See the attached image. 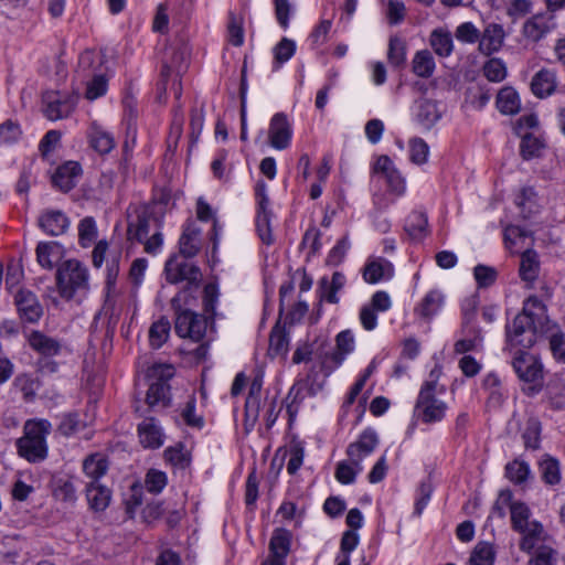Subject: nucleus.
Returning a JSON list of instances; mask_svg holds the SVG:
<instances>
[{
  "instance_id": "1",
  "label": "nucleus",
  "mask_w": 565,
  "mask_h": 565,
  "mask_svg": "<svg viewBox=\"0 0 565 565\" xmlns=\"http://www.w3.org/2000/svg\"><path fill=\"white\" fill-rule=\"evenodd\" d=\"M52 425L47 419H28L23 426V436L17 440L20 457L29 462H41L47 457L46 437Z\"/></svg>"
},
{
  "instance_id": "2",
  "label": "nucleus",
  "mask_w": 565,
  "mask_h": 565,
  "mask_svg": "<svg viewBox=\"0 0 565 565\" xmlns=\"http://www.w3.org/2000/svg\"><path fill=\"white\" fill-rule=\"evenodd\" d=\"M439 374L440 370L438 367L431 370L430 380L422 385L415 404V415L425 424L441 422L448 408L447 404L436 396Z\"/></svg>"
},
{
  "instance_id": "3",
  "label": "nucleus",
  "mask_w": 565,
  "mask_h": 565,
  "mask_svg": "<svg viewBox=\"0 0 565 565\" xmlns=\"http://www.w3.org/2000/svg\"><path fill=\"white\" fill-rule=\"evenodd\" d=\"M511 526L515 532L522 534L520 550L532 553L537 542L544 536L543 525L536 521H530L532 515L529 505L522 501H514L510 508Z\"/></svg>"
},
{
  "instance_id": "4",
  "label": "nucleus",
  "mask_w": 565,
  "mask_h": 565,
  "mask_svg": "<svg viewBox=\"0 0 565 565\" xmlns=\"http://www.w3.org/2000/svg\"><path fill=\"white\" fill-rule=\"evenodd\" d=\"M512 366L518 377L527 384L522 388L526 396L534 397L543 390V364L537 356L525 349H518L512 358Z\"/></svg>"
},
{
  "instance_id": "5",
  "label": "nucleus",
  "mask_w": 565,
  "mask_h": 565,
  "mask_svg": "<svg viewBox=\"0 0 565 565\" xmlns=\"http://www.w3.org/2000/svg\"><path fill=\"white\" fill-rule=\"evenodd\" d=\"M56 284L61 297L66 300L85 296L89 289L88 270L75 259L66 260L57 268Z\"/></svg>"
},
{
  "instance_id": "6",
  "label": "nucleus",
  "mask_w": 565,
  "mask_h": 565,
  "mask_svg": "<svg viewBox=\"0 0 565 565\" xmlns=\"http://www.w3.org/2000/svg\"><path fill=\"white\" fill-rule=\"evenodd\" d=\"M189 57V45L182 39L174 40L166 47L162 58L161 79L158 83L159 99L167 92V82L171 74L175 73L177 76H180L186 71Z\"/></svg>"
},
{
  "instance_id": "7",
  "label": "nucleus",
  "mask_w": 565,
  "mask_h": 565,
  "mask_svg": "<svg viewBox=\"0 0 565 565\" xmlns=\"http://www.w3.org/2000/svg\"><path fill=\"white\" fill-rule=\"evenodd\" d=\"M171 306L175 312V333L180 338H189L195 342L201 341L204 338L207 328L206 318L191 309L182 308L179 295L171 300Z\"/></svg>"
},
{
  "instance_id": "8",
  "label": "nucleus",
  "mask_w": 565,
  "mask_h": 565,
  "mask_svg": "<svg viewBox=\"0 0 565 565\" xmlns=\"http://www.w3.org/2000/svg\"><path fill=\"white\" fill-rule=\"evenodd\" d=\"M507 341L511 348L529 349L536 342L533 313L526 307L507 326Z\"/></svg>"
},
{
  "instance_id": "9",
  "label": "nucleus",
  "mask_w": 565,
  "mask_h": 565,
  "mask_svg": "<svg viewBox=\"0 0 565 565\" xmlns=\"http://www.w3.org/2000/svg\"><path fill=\"white\" fill-rule=\"evenodd\" d=\"M335 349L326 351L324 347H328L326 342H322L317 349L316 354L321 360V367L324 370L326 375H329L332 371L339 367L347 355L354 350V337L351 330L341 331L335 338Z\"/></svg>"
},
{
  "instance_id": "10",
  "label": "nucleus",
  "mask_w": 565,
  "mask_h": 565,
  "mask_svg": "<svg viewBox=\"0 0 565 565\" xmlns=\"http://www.w3.org/2000/svg\"><path fill=\"white\" fill-rule=\"evenodd\" d=\"M29 345L33 351L41 355L39 360V367L43 373H55L58 369V364L55 361L50 360L55 355H58L63 349L62 343L50 337L42 331H32L28 338Z\"/></svg>"
},
{
  "instance_id": "11",
  "label": "nucleus",
  "mask_w": 565,
  "mask_h": 565,
  "mask_svg": "<svg viewBox=\"0 0 565 565\" xmlns=\"http://www.w3.org/2000/svg\"><path fill=\"white\" fill-rule=\"evenodd\" d=\"M164 275L169 284L185 281L189 286L198 287L202 273L192 262L179 255H171L164 265Z\"/></svg>"
},
{
  "instance_id": "12",
  "label": "nucleus",
  "mask_w": 565,
  "mask_h": 565,
  "mask_svg": "<svg viewBox=\"0 0 565 565\" xmlns=\"http://www.w3.org/2000/svg\"><path fill=\"white\" fill-rule=\"evenodd\" d=\"M379 443V436L373 428L364 429L358 440L351 443L347 448L349 461L356 467L358 470H363V460L375 450Z\"/></svg>"
},
{
  "instance_id": "13",
  "label": "nucleus",
  "mask_w": 565,
  "mask_h": 565,
  "mask_svg": "<svg viewBox=\"0 0 565 565\" xmlns=\"http://www.w3.org/2000/svg\"><path fill=\"white\" fill-rule=\"evenodd\" d=\"M161 370L160 375L171 376V367L170 366H159L158 369H153V374H158V370ZM146 402L150 408H164L170 405V385L167 380L158 379L149 385Z\"/></svg>"
},
{
  "instance_id": "14",
  "label": "nucleus",
  "mask_w": 565,
  "mask_h": 565,
  "mask_svg": "<svg viewBox=\"0 0 565 565\" xmlns=\"http://www.w3.org/2000/svg\"><path fill=\"white\" fill-rule=\"evenodd\" d=\"M556 28L552 13H537L529 18L522 28L523 36L531 42H539Z\"/></svg>"
},
{
  "instance_id": "15",
  "label": "nucleus",
  "mask_w": 565,
  "mask_h": 565,
  "mask_svg": "<svg viewBox=\"0 0 565 565\" xmlns=\"http://www.w3.org/2000/svg\"><path fill=\"white\" fill-rule=\"evenodd\" d=\"M292 136L291 126L284 113L273 116L268 129V139L273 148L284 150L289 147Z\"/></svg>"
},
{
  "instance_id": "16",
  "label": "nucleus",
  "mask_w": 565,
  "mask_h": 565,
  "mask_svg": "<svg viewBox=\"0 0 565 565\" xmlns=\"http://www.w3.org/2000/svg\"><path fill=\"white\" fill-rule=\"evenodd\" d=\"M14 300L22 320L29 323H35L41 319L43 307L32 291L21 289L15 295Z\"/></svg>"
},
{
  "instance_id": "17",
  "label": "nucleus",
  "mask_w": 565,
  "mask_h": 565,
  "mask_svg": "<svg viewBox=\"0 0 565 565\" xmlns=\"http://www.w3.org/2000/svg\"><path fill=\"white\" fill-rule=\"evenodd\" d=\"M374 172L381 173L385 178L387 186L392 193L402 195L405 192V180L395 168L390 157H379L374 166Z\"/></svg>"
},
{
  "instance_id": "18",
  "label": "nucleus",
  "mask_w": 565,
  "mask_h": 565,
  "mask_svg": "<svg viewBox=\"0 0 565 565\" xmlns=\"http://www.w3.org/2000/svg\"><path fill=\"white\" fill-rule=\"evenodd\" d=\"M81 174V164L76 161H67L55 170L52 183L56 189L66 193L75 188Z\"/></svg>"
},
{
  "instance_id": "19",
  "label": "nucleus",
  "mask_w": 565,
  "mask_h": 565,
  "mask_svg": "<svg viewBox=\"0 0 565 565\" xmlns=\"http://www.w3.org/2000/svg\"><path fill=\"white\" fill-rule=\"evenodd\" d=\"M44 114L50 120H57L67 117L74 109L73 98L64 97L58 93L52 92L43 96Z\"/></svg>"
},
{
  "instance_id": "20",
  "label": "nucleus",
  "mask_w": 565,
  "mask_h": 565,
  "mask_svg": "<svg viewBox=\"0 0 565 565\" xmlns=\"http://www.w3.org/2000/svg\"><path fill=\"white\" fill-rule=\"evenodd\" d=\"M505 32L503 26L498 23H489L482 33H480L479 51L481 54L489 56L498 52L504 42Z\"/></svg>"
},
{
  "instance_id": "21",
  "label": "nucleus",
  "mask_w": 565,
  "mask_h": 565,
  "mask_svg": "<svg viewBox=\"0 0 565 565\" xmlns=\"http://www.w3.org/2000/svg\"><path fill=\"white\" fill-rule=\"evenodd\" d=\"M262 191H264V186ZM257 196L259 198V207L256 216V231L264 244L271 245L274 243V235L270 226L271 211L268 209L269 200L264 192L257 193Z\"/></svg>"
},
{
  "instance_id": "22",
  "label": "nucleus",
  "mask_w": 565,
  "mask_h": 565,
  "mask_svg": "<svg viewBox=\"0 0 565 565\" xmlns=\"http://www.w3.org/2000/svg\"><path fill=\"white\" fill-rule=\"evenodd\" d=\"M151 222L159 223L145 207L136 211V217L128 222L127 236L129 241L143 242L149 235Z\"/></svg>"
},
{
  "instance_id": "23",
  "label": "nucleus",
  "mask_w": 565,
  "mask_h": 565,
  "mask_svg": "<svg viewBox=\"0 0 565 565\" xmlns=\"http://www.w3.org/2000/svg\"><path fill=\"white\" fill-rule=\"evenodd\" d=\"M201 230L193 223L188 222L179 239V256L184 258L194 257L201 249Z\"/></svg>"
},
{
  "instance_id": "24",
  "label": "nucleus",
  "mask_w": 565,
  "mask_h": 565,
  "mask_svg": "<svg viewBox=\"0 0 565 565\" xmlns=\"http://www.w3.org/2000/svg\"><path fill=\"white\" fill-rule=\"evenodd\" d=\"M67 216L60 210H47L39 217V226L52 236H58L68 228Z\"/></svg>"
},
{
  "instance_id": "25",
  "label": "nucleus",
  "mask_w": 565,
  "mask_h": 565,
  "mask_svg": "<svg viewBox=\"0 0 565 565\" xmlns=\"http://www.w3.org/2000/svg\"><path fill=\"white\" fill-rule=\"evenodd\" d=\"M362 275L367 284H377L382 279H391L394 275V267L387 259L379 257L365 264Z\"/></svg>"
},
{
  "instance_id": "26",
  "label": "nucleus",
  "mask_w": 565,
  "mask_h": 565,
  "mask_svg": "<svg viewBox=\"0 0 565 565\" xmlns=\"http://www.w3.org/2000/svg\"><path fill=\"white\" fill-rule=\"evenodd\" d=\"M140 443L146 448H159L163 445L164 435L152 417L143 419L138 425Z\"/></svg>"
},
{
  "instance_id": "27",
  "label": "nucleus",
  "mask_w": 565,
  "mask_h": 565,
  "mask_svg": "<svg viewBox=\"0 0 565 565\" xmlns=\"http://www.w3.org/2000/svg\"><path fill=\"white\" fill-rule=\"evenodd\" d=\"M415 118L424 128H431L441 118L438 103L427 98L419 99L416 105Z\"/></svg>"
},
{
  "instance_id": "28",
  "label": "nucleus",
  "mask_w": 565,
  "mask_h": 565,
  "mask_svg": "<svg viewBox=\"0 0 565 565\" xmlns=\"http://www.w3.org/2000/svg\"><path fill=\"white\" fill-rule=\"evenodd\" d=\"M87 136L90 147L100 154L109 153L116 146L114 136L97 124L89 127Z\"/></svg>"
},
{
  "instance_id": "29",
  "label": "nucleus",
  "mask_w": 565,
  "mask_h": 565,
  "mask_svg": "<svg viewBox=\"0 0 565 565\" xmlns=\"http://www.w3.org/2000/svg\"><path fill=\"white\" fill-rule=\"evenodd\" d=\"M532 93L540 98L552 95L556 89V73L554 71L542 68L532 78Z\"/></svg>"
},
{
  "instance_id": "30",
  "label": "nucleus",
  "mask_w": 565,
  "mask_h": 565,
  "mask_svg": "<svg viewBox=\"0 0 565 565\" xmlns=\"http://www.w3.org/2000/svg\"><path fill=\"white\" fill-rule=\"evenodd\" d=\"M86 498L90 509L102 512L110 503L111 491L99 482H89L86 487Z\"/></svg>"
},
{
  "instance_id": "31",
  "label": "nucleus",
  "mask_w": 565,
  "mask_h": 565,
  "mask_svg": "<svg viewBox=\"0 0 565 565\" xmlns=\"http://www.w3.org/2000/svg\"><path fill=\"white\" fill-rule=\"evenodd\" d=\"M345 276L340 271H334L332 277H322L319 282L320 299L330 303H337L339 298L337 292L343 288Z\"/></svg>"
},
{
  "instance_id": "32",
  "label": "nucleus",
  "mask_w": 565,
  "mask_h": 565,
  "mask_svg": "<svg viewBox=\"0 0 565 565\" xmlns=\"http://www.w3.org/2000/svg\"><path fill=\"white\" fill-rule=\"evenodd\" d=\"M444 305V295L438 290H430L422 302L414 309L415 315L429 321L436 316Z\"/></svg>"
},
{
  "instance_id": "33",
  "label": "nucleus",
  "mask_w": 565,
  "mask_h": 565,
  "mask_svg": "<svg viewBox=\"0 0 565 565\" xmlns=\"http://www.w3.org/2000/svg\"><path fill=\"white\" fill-rule=\"evenodd\" d=\"M520 277L526 284L532 285L540 274V260L539 255L533 249H526L521 254Z\"/></svg>"
},
{
  "instance_id": "34",
  "label": "nucleus",
  "mask_w": 565,
  "mask_h": 565,
  "mask_svg": "<svg viewBox=\"0 0 565 565\" xmlns=\"http://www.w3.org/2000/svg\"><path fill=\"white\" fill-rule=\"evenodd\" d=\"M292 534L289 530L277 527L273 531L268 550L274 556L287 558L291 548Z\"/></svg>"
},
{
  "instance_id": "35",
  "label": "nucleus",
  "mask_w": 565,
  "mask_h": 565,
  "mask_svg": "<svg viewBox=\"0 0 565 565\" xmlns=\"http://www.w3.org/2000/svg\"><path fill=\"white\" fill-rule=\"evenodd\" d=\"M108 470V460L100 452H95L87 456L83 461V471L90 482H98V480L106 475Z\"/></svg>"
},
{
  "instance_id": "36",
  "label": "nucleus",
  "mask_w": 565,
  "mask_h": 565,
  "mask_svg": "<svg viewBox=\"0 0 565 565\" xmlns=\"http://www.w3.org/2000/svg\"><path fill=\"white\" fill-rule=\"evenodd\" d=\"M497 107L503 115H515L521 108L518 92L512 87H503L497 95Z\"/></svg>"
},
{
  "instance_id": "37",
  "label": "nucleus",
  "mask_w": 565,
  "mask_h": 565,
  "mask_svg": "<svg viewBox=\"0 0 565 565\" xmlns=\"http://www.w3.org/2000/svg\"><path fill=\"white\" fill-rule=\"evenodd\" d=\"M435 60L430 51H417L412 60L413 73L422 78H429L435 72Z\"/></svg>"
},
{
  "instance_id": "38",
  "label": "nucleus",
  "mask_w": 565,
  "mask_h": 565,
  "mask_svg": "<svg viewBox=\"0 0 565 565\" xmlns=\"http://www.w3.org/2000/svg\"><path fill=\"white\" fill-rule=\"evenodd\" d=\"M429 44L440 57L449 56L454 51L451 33L444 29H436L430 33Z\"/></svg>"
},
{
  "instance_id": "39",
  "label": "nucleus",
  "mask_w": 565,
  "mask_h": 565,
  "mask_svg": "<svg viewBox=\"0 0 565 565\" xmlns=\"http://www.w3.org/2000/svg\"><path fill=\"white\" fill-rule=\"evenodd\" d=\"M428 218L424 212H412L405 223V231L413 239H422L427 234Z\"/></svg>"
},
{
  "instance_id": "40",
  "label": "nucleus",
  "mask_w": 565,
  "mask_h": 565,
  "mask_svg": "<svg viewBox=\"0 0 565 565\" xmlns=\"http://www.w3.org/2000/svg\"><path fill=\"white\" fill-rule=\"evenodd\" d=\"M289 347V338L284 327L277 323L270 332L269 349L270 356L286 355Z\"/></svg>"
},
{
  "instance_id": "41",
  "label": "nucleus",
  "mask_w": 565,
  "mask_h": 565,
  "mask_svg": "<svg viewBox=\"0 0 565 565\" xmlns=\"http://www.w3.org/2000/svg\"><path fill=\"white\" fill-rule=\"evenodd\" d=\"M170 329V321L166 317H161L158 321L153 322L149 329V342L151 348H161L169 338Z\"/></svg>"
},
{
  "instance_id": "42",
  "label": "nucleus",
  "mask_w": 565,
  "mask_h": 565,
  "mask_svg": "<svg viewBox=\"0 0 565 565\" xmlns=\"http://www.w3.org/2000/svg\"><path fill=\"white\" fill-rule=\"evenodd\" d=\"M495 552L491 544L487 542L478 543L471 552L470 565H493Z\"/></svg>"
},
{
  "instance_id": "43",
  "label": "nucleus",
  "mask_w": 565,
  "mask_h": 565,
  "mask_svg": "<svg viewBox=\"0 0 565 565\" xmlns=\"http://www.w3.org/2000/svg\"><path fill=\"white\" fill-rule=\"evenodd\" d=\"M530 473V467L523 460L515 459L505 466V477L514 484H523Z\"/></svg>"
},
{
  "instance_id": "44",
  "label": "nucleus",
  "mask_w": 565,
  "mask_h": 565,
  "mask_svg": "<svg viewBox=\"0 0 565 565\" xmlns=\"http://www.w3.org/2000/svg\"><path fill=\"white\" fill-rule=\"evenodd\" d=\"M387 58L391 65L399 67L406 61V43L398 36H391L388 41Z\"/></svg>"
},
{
  "instance_id": "45",
  "label": "nucleus",
  "mask_w": 565,
  "mask_h": 565,
  "mask_svg": "<svg viewBox=\"0 0 565 565\" xmlns=\"http://www.w3.org/2000/svg\"><path fill=\"white\" fill-rule=\"evenodd\" d=\"M522 140L520 145V151L522 157L525 160L537 157L540 154L541 149L543 148V142L540 138L535 137L530 132H524L520 135Z\"/></svg>"
},
{
  "instance_id": "46",
  "label": "nucleus",
  "mask_w": 565,
  "mask_h": 565,
  "mask_svg": "<svg viewBox=\"0 0 565 565\" xmlns=\"http://www.w3.org/2000/svg\"><path fill=\"white\" fill-rule=\"evenodd\" d=\"M168 478L166 472L158 469H149L145 478V487L149 493L158 494L167 486Z\"/></svg>"
},
{
  "instance_id": "47",
  "label": "nucleus",
  "mask_w": 565,
  "mask_h": 565,
  "mask_svg": "<svg viewBox=\"0 0 565 565\" xmlns=\"http://www.w3.org/2000/svg\"><path fill=\"white\" fill-rule=\"evenodd\" d=\"M541 424L536 419H530L522 434L524 446L527 449L536 450L540 447Z\"/></svg>"
},
{
  "instance_id": "48",
  "label": "nucleus",
  "mask_w": 565,
  "mask_h": 565,
  "mask_svg": "<svg viewBox=\"0 0 565 565\" xmlns=\"http://www.w3.org/2000/svg\"><path fill=\"white\" fill-rule=\"evenodd\" d=\"M296 51V43L287 38H282L274 47V58L277 68L291 58Z\"/></svg>"
},
{
  "instance_id": "49",
  "label": "nucleus",
  "mask_w": 565,
  "mask_h": 565,
  "mask_svg": "<svg viewBox=\"0 0 565 565\" xmlns=\"http://www.w3.org/2000/svg\"><path fill=\"white\" fill-rule=\"evenodd\" d=\"M228 42L234 46H241L244 43V30H243V21L242 18L235 15L233 12H230L228 15Z\"/></svg>"
},
{
  "instance_id": "50",
  "label": "nucleus",
  "mask_w": 565,
  "mask_h": 565,
  "mask_svg": "<svg viewBox=\"0 0 565 565\" xmlns=\"http://www.w3.org/2000/svg\"><path fill=\"white\" fill-rule=\"evenodd\" d=\"M196 401L194 396H190L185 406L181 411V417L185 422V424L193 428H202L204 425V419L201 415H196Z\"/></svg>"
},
{
  "instance_id": "51",
  "label": "nucleus",
  "mask_w": 565,
  "mask_h": 565,
  "mask_svg": "<svg viewBox=\"0 0 565 565\" xmlns=\"http://www.w3.org/2000/svg\"><path fill=\"white\" fill-rule=\"evenodd\" d=\"M54 497L63 502L74 503L76 501V488L68 479H60L54 489Z\"/></svg>"
},
{
  "instance_id": "52",
  "label": "nucleus",
  "mask_w": 565,
  "mask_h": 565,
  "mask_svg": "<svg viewBox=\"0 0 565 565\" xmlns=\"http://www.w3.org/2000/svg\"><path fill=\"white\" fill-rule=\"evenodd\" d=\"M483 73L490 82H501L507 76V68L500 58H491L484 64Z\"/></svg>"
},
{
  "instance_id": "53",
  "label": "nucleus",
  "mask_w": 565,
  "mask_h": 565,
  "mask_svg": "<svg viewBox=\"0 0 565 565\" xmlns=\"http://www.w3.org/2000/svg\"><path fill=\"white\" fill-rule=\"evenodd\" d=\"M455 36L462 43H476L480 40V31L471 22H463L456 29Z\"/></svg>"
},
{
  "instance_id": "54",
  "label": "nucleus",
  "mask_w": 565,
  "mask_h": 565,
  "mask_svg": "<svg viewBox=\"0 0 565 565\" xmlns=\"http://www.w3.org/2000/svg\"><path fill=\"white\" fill-rule=\"evenodd\" d=\"M556 555V551L552 547L541 545L535 550L533 556L529 561V565H555Z\"/></svg>"
},
{
  "instance_id": "55",
  "label": "nucleus",
  "mask_w": 565,
  "mask_h": 565,
  "mask_svg": "<svg viewBox=\"0 0 565 565\" xmlns=\"http://www.w3.org/2000/svg\"><path fill=\"white\" fill-rule=\"evenodd\" d=\"M83 427L78 414L70 413L63 416L57 429L63 436L68 437L82 430Z\"/></svg>"
},
{
  "instance_id": "56",
  "label": "nucleus",
  "mask_w": 565,
  "mask_h": 565,
  "mask_svg": "<svg viewBox=\"0 0 565 565\" xmlns=\"http://www.w3.org/2000/svg\"><path fill=\"white\" fill-rule=\"evenodd\" d=\"M429 148L420 138H413L409 141V153L412 162L423 164L427 161Z\"/></svg>"
},
{
  "instance_id": "57",
  "label": "nucleus",
  "mask_w": 565,
  "mask_h": 565,
  "mask_svg": "<svg viewBox=\"0 0 565 565\" xmlns=\"http://www.w3.org/2000/svg\"><path fill=\"white\" fill-rule=\"evenodd\" d=\"M469 334H472V337L460 339L455 343L454 349L457 354H463L466 352L473 351L481 344L482 338L479 330L473 328L469 330Z\"/></svg>"
},
{
  "instance_id": "58",
  "label": "nucleus",
  "mask_w": 565,
  "mask_h": 565,
  "mask_svg": "<svg viewBox=\"0 0 565 565\" xmlns=\"http://www.w3.org/2000/svg\"><path fill=\"white\" fill-rule=\"evenodd\" d=\"M20 136L21 129L17 122L9 119L0 125V145L13 143Z\"/></svg>"
},
{
  "instance_id": "59",
  "label": "nucleus",
  "mask_w": 565,
  "mask_h": 565,
  "mask_svg": "<svg viewBox=\"0 0 565 565\" xmlns=\"http://www.w3.org/2000/svg\"><path fill=\"white\" fill-rule=\"evenodd\" d=\"M543 480L548 484H556L561 480L559 463L555 459H547L541 463Z\"/></svg>"
},
{
  "instance_id": "60",
  "label": "nucleus",
  "mask_w": 565,
  "mask_h": 565,
  "mask_svg": "<svg viewBox=\"0 0 565 565\" xmlns=\"http://www.w3.org/2000/svg\"><path fill=\"white\" fill-rule=\"evenodd\" d=\"M362 470H358L350 461H340L335 469V478L342 484H351Z\"/></svg>"
},
{
  "instance_id": "61",
  "label": "nucleus",
  "mask_w": 565,
  "mask_h": 565,
  "mask_svg": "<svg viewBox=\"0 0 565 565\" xmlns=\"http://www.w3.org/2000/svg\"><path fill=\"white\" fill-rule=\"evenodd\" d=\"M513 502V493L509 489H503L499 492V495L492 507V514L500 519H503L507 514L505 509L510 510Z\"/></svg>"
},
{
  "instance_id": "62",
  "label": "nucleus",
  "mask_w": 565,
  "mask_h": 565,
  "mask_svg": "<svg viewBox=\"0 0 565 565\" xmlns=\"http://www.w3.org/2000/svg\"><path fill=\"white\" fill-rule=\"evenodd\" d=\"M531 9L532 3L530 0H510L507 14L515 22L529 14Z\"/></svg>"
},
{
  "instance_id": "63",
  "label": "nucleus",
  "mask_w": 565,
  "mask_h": 565,
  "mask_svg": "<svg viewBox=\"0 0 565 565\" xmlns=\"http://www.w3.org/2000/svg\"><path fill=\"white\" fill-rule=\"evenodd\" d=\"M107 90V81L104 75H95L87 84L86 98L89 100L97 99L103 96Z\"/></svg>"
},
{
  "instance_id": "64",
  "label": "nucleus",
  "mask_w": 565,
  "mask_h": 565,
  "mask_svg": "<svg viewBox=\"0 0 565 565\" xmlns=\"http://www.w3.org/2000/svg\"><path fill=\"white\" fill-rule=\"evenodd\" d=\"M550 348L555 360L565 363V334L563 332H555L551 335Z\"/></svg>"
}]
</instances>
